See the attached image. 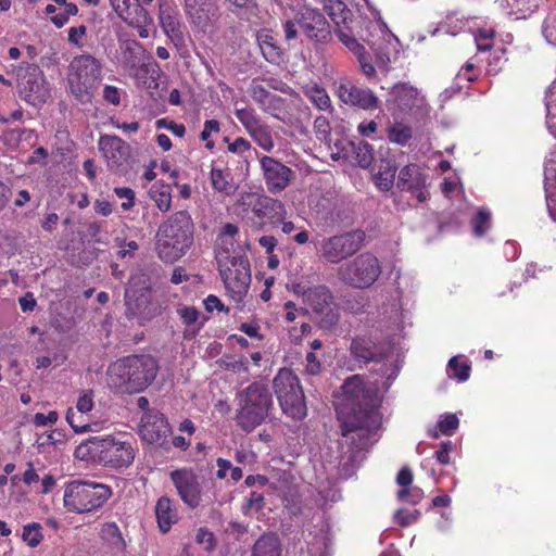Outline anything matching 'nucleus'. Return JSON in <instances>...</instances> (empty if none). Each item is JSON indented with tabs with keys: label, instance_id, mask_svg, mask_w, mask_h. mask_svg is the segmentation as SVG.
<instances>
[{
	"label": "nucleus",
	"instance_id": "obj_1",
	"mask_svg": "<svg viewBox=\"0 0 556 556\" xmlns=\"http://www.w3.org/2000/svg\"><path fill=\"white\" fill-rule=\"evenodd\" d=\"M341 389L336 408L342 424V435L351 440L356 450H364L376 440V431L381 424L376 388L355 375L346 379Z\"/></svg>",
	"mask_w": 556,
	"mask_h": 556
},
{
	"label": "nucleus",
	"instance_id": "obj_2",
	"mask_svg": "<svg viewBox=\"0 0 556 556\" xmlns=\"http://www.w3.org/2000/svg\"><path fill=\"white\" fill-rule=\"evenodd\" d=\"M157 370V363L152 356L130 355L110 365L108 384L123 393H138L153 382Z\"/></svg>",
	"mask_w": 556,
	"mask_h": 556
},
{
	"label": "nucleus",
	"instance_id": "obj_3",
	"mask_svg": "<svg viewBox=\"0 0 556 556\" xmlns=\"http://www.w3.org/2000/svg\"><path fill=\"white\" fill-rule=\"evenodd\" d=\"M193 241V223L187 211H179L163 222L156 233L159 256L173 263L189 250Z\"/></svg>",
	"mask_w": 556,
	"mask_h": 556
},
{
	"label": "nucleus",
	"instance_id": "obj_4",
	"mask_svg": "<svg viewBox=\"0 0 556 556\" xmlns=\"http://www.w3.org/2000/svg\"><path fill=\"white\" fill-rule=\"evenodd\" d=\"M101 62L91 54L75 56L68 65L70 93L80 103L91 102L101 81Z\"/></svg>",
	"mask_w": 556,
	"mask_h": 556
},
{
	"label": "nucleus",
	"instance_id": "obj_5",
	"mask_svg": "<svg viewBox=\"0 0 556 556\" xmlns=\"http://www.w3.org/2000/svg\"><path fill=\"white\" fill-rule=\"evenodd\" d=\"M290 290L302 298L303 303L318 318V325L323 329L333 328L340 319V313L333 303L330 289L324 285L313 286L308 281L292 282Z\"/></svg>",
	"mask_w": 556,
	"mask_h": 556
},
{
	"label": "nucleus",
	"instance_id": "obj_6",
	"mask_svg": "<svg viewBox=\"0 0 556 556\" xmlns=\"http://www.w3.org/2000/svg\"><path fill=\"white\" fill-rule=\"evenodd\" d=\"M111 495L105 484L74 480L64 485L63 505L70 513L87 514L102 507Z\"/></svg>",
	"mask_w": 556,
	"mask_h": 556
},
{
	"label": "nucleus",
	"instance_id": "obj_7",
	"mask_svg": "<svg viewBox=\"0 0 556 556\" xmlns=\"http://www.w3.org/2000/svg\"><path fill=\"white\" fill-rule=\"evenodd\" d=\"M273 401L268 389L257 382L250 384L240 395L237 414L239 426L251 431L267 417Z\"/></svg>",
	"mask_w": 556,
	"mask_h": 556
},
{
	"label": "nucleus",
	"instance_id": "obj_8",
	"mask_svg": "<svg viewBox=\"0 0 556 556\" xmlns=\"http://www.w3.org/2000/svg\"><path fill=\"white\" fill-rule=\"evenodd\" d=\"M274 391L285 414L301 419L306 415L304 393L296 375L290 369L282 368L273 381Z\"/></svg>",
	"mask_w": 556,
	"mask_h": 556
},
{
	"label": "nucleus",
	"instance_id": "obj_9",
	"mask_svg": "<svg viewBox=\"0 0 556 556\" xmlns=\"http://www.w3.org/2000/svg\"><path fill=\"white\" fill-rule=\"evenodd\" d=\"M380 274V262L371 253H362L338 268L339 279L343 283L357 289L369 288Z\"/></svg>",
	"mask_w": 556,
	"mask_h": 556
},
{
	"label": "nucleus",
	"instance_id": "obj_10",
	"mask_svg": "<svg viewBox=\"0 0 556 556\" xmlns=\"http://www.w3.org/2000/svg\"><path fill=\"white\" fill-rule=\"evenodd\" d=\"M17 76V87L23 100L34 106L47 102L50 89L45 74L38 65L27 64L25 67H21Z\"/></svg>",
	"mask_w": 556,
	"mask_h": 556
},
{
	"label": "nucleus",
	"instance_id": "obj_11",
	"mask_svg": "<svg viewBox=\"0 0 556 556\" xmlns=\"http://www.w3.org/2000/svg\"><path fill=\"white\" fill-rule=\"evenodd\" d=\"M235 115L241 123L247 134L265 152H271L275 140L271 128L265 124L251 108H236Z\"/></svg>",
	"mask_w": 556,
	"mask_h": 556
},
{
	"label": "nucleus",
	"instance_id": "obj_12",
	"mask_svg": "<svg viewBox=\"0 0 556 556\" xmlns=\"http://www.w3.org/2000/svg\"><path fill=\"white\" fill-rule=\"evenodd\" d=\"M220 276L230 296L240 302L248 293L251 274L248 258L239 260L226 266H218Z\"/></svg>",
	"mask_w": 556,
	"mask_h": 556
},
{
	"label": "nucleus",
	"instance_id": "obj_13",
	"mask_svg": "<svg viewBox=\"0 0 556 556\" xmlns=\"http://www.w3.org/2000/svg\"><path fill=\"white\" fill-rule=\"evenodd\" d=\"M115 13L129 26L138 30L140 38L150 36L153 18L138 0H110Z\"/></svg>",
	"mask_w": 556,
	"mask_h": 556
},
{
	"label": "nucleus",
	"instance_id": "obj_14",
	"mask_svg": "<svg viewBox=\"0 0 556 556\" xmlns=\"http://www.w3.org/2000/svg\"><path fill=\"white\" fill-rule=\"evenodd\" d=\"M295 21L307 39L324 43L330 38V25L320 10L304 5L295 14Z\"/></svg>",
	"mask_w": 556,
	"mask_h": 556
},
{
	"label": "nucleus",
	"instance_id": "obj_15",
	"mask_svg": "<svg viewBox=\"0 0 556 556\" xmlns=\"http://www.w3.org/2000/svg\"><path fill=\"white\" fill-rule=\"evenodd\" d=\"M182 4L190 25L199 31L206 33L219 17L218 0H182Z\"/></svg>",
	"mask_w": 556,
	"mask_h": 556
},
{
	"label": "nucleus",
	"instance_id": "obj_16",
	"mask_svg": "<svg viewBox=\"0 0 556 556\" xmlns=\"http://www.w3.org/2000/svg\"><path fill=\"white\" fill-rule=\"evenodd\" d=\"M334 92L344 104L357 106L365 111L376 110L380 103L370 89L358 88L346 77L336 81Z\"/></svg>",
	"mask_w": 556,
	"mask_h": 556
},
{
	"label": "nucleus",
	"instance_id": "obj_17",
	"mask_svg": "<svg viewBox=\"0 0 556 556\" xmlns=\"http://www.w3.org/2000/svg\"><path fill=\"white\" fill-rule=\"evenodd\" d=\"M102 450L100 463L112 468L129 467L136 456V451L131 443L121 441L115 437H102Z\"/></svg>",
	"mask_w": 556,
	"mask_h": 556
},
{
	"label": "nucleus",
	"instance_id": "obj_18",
	"mask_svg": "<svg viewBox=\"0 0 556 556\" xmlns=\"http://www.w3.org/2000/svg\"><path fill=\"white\" fill-rule=\"evenodd\" d=\"M362 241L363 235L361 232L334 236L323 244V255L330 263H339L359 250Z\"/></svg>",
	"mask_w": 556,
	"mask_h": 556
},
{
	"label": "nucleus",
	"instance_id": "obj_19",
	"mask_svg": "<svg viewBox=\"0 0 556 556\" xmlns=\"http://www.w3.org/2000/svg\"><path fill=\"white\" fill-rule=\"evenodd\" d=\"M99 149L111 170L124 172L126 169L130 155V148L124 140L117 136H101L99 140Z\"/></svg>",
	"mask_w": 556,
	"mask_h": 556
},
{
	"label": "nucleus",
	"instance_id": "obj_20",
	"mask_svg": "<svg viewBox=\"0 0 556 556\" xmlns=\"http://www.w3.org/2000/svg\"><path fill=\"white\" fill-rule=\"evenodd\" d=\"M170 479L181 501L190 508L200 505L202 491L197 475L190 469H178L170 472Z\"/></svg>",
	"mask_w": 556,
	"mask_h": 556
},
{
	"label": "nucleus",
	"instance_id": "obj_21",
	"mask_svg": "<svg viewBox=\"0 0 556 556\" xmlns=\"http://www.w3.org/2000/svg\"><path fill=\"white\" fill-rule=\"evenodd\" d=\"M267 190L271 193L281 192L290 184L292 169L278 160L270 156H262L260 160Z\"/></svg>",
	"mask_w": 556,
	"mask_h": 556
},
{
	"label": "nucleus",
	"instance_id": "obj_22",
	"mask_svg": "<svg viewBox=\"0 0 556 556\" xmlns=\"http://www.w3.org/2000/svg\"><path fill=\"white\" fill-rule=\"evenodd\" d=\"M392 100L403 113L419 114L427 110V103L421 92L408 84L395 85L391 90Z\"/></svg>",
	"mask_w": 556,
	"mask_h": 556
},
{
	"label": "nucleus",
	"instance_id": "obj_23",
	"mask_svg": "<svg viewBox=\"0 0 556 556\" xmlns=\"http://www.w3.org/2000/svg\"><path fill=\"white\" fill-rule=\"evenodd\" d=\"M169 432V425L163 414L146 413L142 417L140 434L148 443L162 444Z\"/></svg>",
	"mask_w": 556,
	"mask_h": 556
},
{
	"label": "nucleus",
	"instance_id": "obj_24",
	"mask_svg": "<svg viewBox=\"0 0 556 556\" xmlns=\"http://www.w3.org/2000/svg\"><path fill=\"white\" fill-rule=\"evenodd\" d=\"M426 178L421 174L420 169L416 165L404 166L399 174L397 188L402 191H409L416 193V198L419 202L427 199V192L425 191Z\"/></svg>",
	"mask_w": 556,
	"mask_h": 556
},
{
	"label": "nucleus",
	"instance_id": "obj_25",
	"mask_svg": "<svg viewBox=\"0 0 556 556\" xmlns=\"http://www.w3.org/2000/svg\"><path fill=\"white\" fill-rule=\"evenodd\" d=\"M392 39L393 35L378 23L371 26L369 36L365 39L381 64H387L390 61L389 52Z\"/></svg>",
	"mask_w": 556,
	"mask_h": 556
},
{
	"label": "nucleus",
	"instance_id": "obj_26",
	"mask_svg": "<svg viewBox=\"0 0 556 556\" xmlns=\"http://www.w3.org/2000/svg\"><path fill=\"white\" fill-rule=\"evenodd\" d=\"M351 352L356 359L364 363L377 362L383 356L381 348L365 337H358L352 341Z\"/></svg>",
	"mask_w": 556,
	"mask_h": 556
},
{
	"label": "nucleus",
	"instance_id": "obj_27",
	"mask_svg": "<svg viewBox=\"0 0 556 556\" xmlns=\"http://www.w3.org/2000/svg\"><path fill=\"white\" fill-rule=\"evenodd\" d=\"M155 516L160 530L166 533L178 520L177 511L173 508L172 501L162 496L155 505Z\"/></svg>",
	"mask_w": 556,
	"mask_h": 556
},
{
	"label": "nucleus",
	"instance_id": "obj_28",
	"mask_svg": "<svg viewBox=\"0 0 556 556\" xmlns=\"http://www.w3.org/2000/svg\"><path fill=\"white\" fill-rule=\"evenodd\" d=\"M285 103L286 101L283 98L271 93L261 105V110L283 124L293 126L295 125L296 119L285 112Z\"/></svg>",
	"mask_w": 556,
	"mask_h": 556
},
{
	"label": "nucleus",
	"instance_id": "obj_29",
	"mask_svg": "<svg viewBox=\"0 0 556 556\" xmlns=\"http://www.w3.org/2000/svg\"><path fill=\"white\" fill-rule=\"evenodd\" d=\"M102 446V437H91L75 448L74 455L80 460L100 463Z\"/></svg>",
	"mask_w": 556,
	"mask_h": 556
},
{
	"label": "nucleus",
	"instance_id": "obj_30",
	"mask_svg": "<svg viewBox=\"0 0 556 556\" xmlns=\"http://www.w3.org/2000/svg\"><path fill=\"white\" fill-rule=\"evenodd\" d=\"M216 261L218 266H226L230 263L245 258L235 248V239L217 237Z\"/></svg>",
	"mask_w": 556,
	"mask_h": 556
},
{
	"label": "nucleus",
	"instance_id": "obj_31",
	"mask_svg": "<svg viewBox=\"0 0 556 556\" xmlns=\"http://www.w3.org/2000/svg\"><path fill=\"white\" fill-rule=\"evenodd\" d=\"M252 556H281L279 538L274 533L262 535L252 547Z\"/></svg>",
	"mask_w": 556,
	"mask_h": 556
},
{
	"label": "nucleus",
	"instance_id": "obj_32",
	"mask_svg": "<svg viewBox=\"0 0 556 556\" xmlns=\"http://www.w3.org/2000/svg\"><path fill=\"white\" fill-rule=\"evenodd\" d=\"M324 10L336 25L346 24L351 20V11L342 0H324Z\"/></svg>",
	"mask_w": 556,
	"mask_h": 556
},
{
	"label": "nucleus",
	"instance_id": "obj_33",
	"mask_svg": "<svg viewBox=\"0 0 556 556\" xmlns=\"http://www.w3.org/2000/svg\"><path fill=\"white\" fill-rule=\"evenodd\" d=\"M261 52L266 61L270 63H279L282 59V51L277 46L275 38L267 34L262 33L257 36Z\"/></svg>",
	"mask_w": 556,
	"mask_h": 556
},
{
	"label": "nucleus",
	"instance_id": "obj_34",
	"mask_svg": "<svg viewBox=\"0 0 556 556\" xmlns=\"http://www.w3.org/2000/svg\"><path fill=\"white\" fill-rule=\"evenodd\" d=\"M100 538L105 541L112 548L123 552L126 548V542L122 535L119 527L116 522H105L100 530Z\"/></svg>",
	"mask_w": 556,
	"mask_h": 556
},
{
	"label": "nucleus",
	"instance_id": "obj_35",
	"mask_svg": "<svg viewBox=\"0 0 556 556\" xmlns=\"http://www.w3.org/2000/svg\"><path fill=\"white\" fill-rule=\"evenodd\" d=\"M459 426V419L455 414L441 415L435 427L428 430V434L438 439L441 434L452 435Z\"/></svg>",
	"mask_w": 556,
	"mask_h": 556
},
{
	"label": "nucleus",
	"instance_id": "obj_36",
	"mask_svg": "<svg viewBox=\"0 0 556 556\" xmlns=\"http://www.w3.org/2000/svg\"><path fill=\"white\" fill-rule=\"evenodd\" d=\"M304 94L319 110L329 111L332 109L330 97L323 87L318 85L307 87L304 90Z\"/></svg>",
	"mask_w": 556,
	"mask_h": 556
},
{
	"label": "nucleus",
	"instance_id": "obj_37",
	"mask_svg": "<svg viewBox=\"0 0 556 556\" xmlns=\"http://www.w3.org/2000/svg\"><path fill=\"white\" fill-rule=\"evenodd\" d=\"M413 137L412 127L396 122L388 128V139L392 143L405 146Z\"/></svg>",
	"mask_w": 556,
	"mask_h": 556
},
{
	"label": "nucleus",
	"instance_id": "obj_38",
	"mask_svg": "<svg viewBox=\"0 0 556 556\" xmlns=\"http://www.w3.org/2000/svg\"><path fill=\"white\" fill-rule=\"evenodd\" d=\"M149 193L160 211L167 212L170 208L172 194L168 186L153 185Z\"/></svg>",
	"mask_w": 556,
	"mask_h": 556
},
{
	"label": "nucleus",
	"instance_id": "obj_39",
	"mask_svg": "<svg viewBox=\"0 0 556 556\" xmlns=\"http://www.w3.org/2000/svg\"><path fill=\"white\" fill-rule=\"evenodd\" d=\"M395 172V166L390 162H387L375 175L376 186L383 191L390 190L394 184Z\"/></svg>",
	"mask_w": 556,
	"mask_h": 556
},
{
	"label": "nucleus",
	"instance_id": "obj_40",
	"mask_svg": "<svg viewBox=\"0 0 556 556\" xmlns=\"http://www.w3.org/2000/svg\"><path fill=\"white\" fill-rule=\"evenodd\" d=\"M22 539L29 547H37L43 540L41 525L38 522L25 525L22 532Z\"/></svg>",
	"mask_w": 556,
	"mask_h": 556
},
{
	"label": "nucleus",
	"instance_id": "obj_41",
	"mask_svg": "<svg viewBox=\"0 0 556 556\" xmlns=\"http://www.w3.org/2000/svg\"><path fill=\"white\" fill-rule=\"evenodd\" d=\"M177 314L182 323L188 327L197 326V330H199L202 326V323L199 321L200 312L193 306L180 305L177 308ZM192 333H195V329L192 331Z\"/></svg>",
	"mask_w": 556,
	"mask_h": 556
},
{
	"label": "nucleus",
	"instance_id": "obj_42",
	"mask_svg": "<svg viewBox=\"0 0 556 556\" xmlns=\"http://www.w3.org/2000/svg\"><path fill=\"white\" fill-rule=\"evenodd\" d=\"M447 372L450 377L458 379V381H466L470 375V366L467 363H459L458 357L454 356L450 359L447 365Z\"/></svg>",
	"mask_w": 556,
	"mask_h": 556
},
{
	"label": "nucleus",
	"instance_id": "obj_43",
	"mask_svg": "<svg viewBox=\"0 0 556 556\" xmlns=\"http://www.w3.org/2000/svg\"><path fill=\"white\" fill-rule=\"evenodd\" d=\"M161 27L166 35L178 31L181 28V23L178 14L169 11H160Z\"/></svg>",
	"mask_w": 556,
	"mask_h": 556
},
{
	"label": "nucleus",
	"instance_id": "obj_44",
	"mask_svg": "<svg viewBox=\"0 0 556 556\" xmlns=\"http://www.w3.org/2000/svg\"><path fill=\"white\" fill-rule=\"evenodd\" d=\"M353 151L356 157V161L361 167H367L370 165L372 161V148L367 142H359L354 144Z\"/></svg>",
	"mask_w": 556,
	"mask_h": 556
},
{
	"label": "nucleus",
	"instance_id": "obj_45",
	"mask_svg": "<svg viewBox=\"0 0 556 556\" xmlns=\"http://www.w3.org/2000/svg\"><path fill=\"white\" fill-rule=\"evenodd\" d=\"M397 498L413 505L418 504L424 498V491L418 486H408L397 491Z\"/></svg>",
	"mask_w": 556,
	"mask_h": 556
},
{
	"label": "nucleus",
	"instance_id": "obj_46",
	"mask_svg": "<svg viewBox=\"0 0 556 556\" xmlns=\"http://www.w3.org/2000/svg\"><path fill=\"white\" fill-rule=\"evenodd\" d=\"M339 40L355 55L359 54L364 51V46L358 42V40L346 33L345 30L339 28L334 30Z\"/></svg>",
	"mask_w": 556,
	"mask_h": 556
},
{
	"label": "nucleus",
	"instance_id": "obj_47",
	"mask_svg": "<svg viewBox=\"0 0 556 556\" xmlns=\"http://www.w3.org/2000/svg\"><path fill=\"white\" fill-rule=\"evenodd\" d=\"M225 369L235 374H248L249 362L244 356H230L224 361Z\"/></svg>",
	"mask_w": 556,
	"mask_h": 556
},
{
	"label": "nucleus",
	"instance_id": "obj_48",
	"mask_svg": "<svg viewBox=\"0 0 556 556\" xmlns=\"http://www.w3.org/2000/svg\"><path fill=\"white\" fill-rule=\"evenodd\" d=\"M495 33L491 28H480L478 29L477 34L475 35V40L477 43L478 51H488L491 50L493 45L491 42L492 38L494 37Z\"/></svg>",
	"mask_w": 556,
	"mask_h": 556
},
{
	"label": "nucleus",
	"instance_id": "obj_49",
	"mask_svg": "<svg viewBox=\"0 0 556 556\" xmlns=\"http://www.w3.org/2000/svg\"><path fill=\"white\" fill-rule=\"evenodd\" d=\"M491 214L488 211L480 210L472 220L473 231L477 236H482L489 228Z\"/></svg>",
	"mask_w": 556,
	"mask_h": 556
},
{
	"label": "nucleus",
	"instance_id": "obj_50",
	"mask_svg": "<svg viewBox=\"0 0 556 556\" xmlns=\"http://www.w3.org/2000/svg\"><path fill=\"white\" fill-rule=\"evenodd\" d=\"M420 516V511L415 509L413 511H407L405 509H397L394 513V520L402 527H407L418 520Z\"/></svg>",
	"mask_w": 556,
	"mask_h": 556
},
{
	"label": "nucleus",
	"instance_id": "obj_51",
	"mask_svg": "<svg viewBox=\"0 0 556 556\" xmlns=\"http://www.w3.org/2000/svg\"><path fill=\"white\" fill-rule=\"evenodd\" d=\"M212 186L217 191H227L229 188L227 175L218 168H212L211 170Z\"/></svg>",
	"mask_w": 556,
	"mask_h": 556
},
{
	"label": "nucleus",
	"instance_id": "obj_52",
	"mask_svg": "<svg viewBox=\"0 0 556 556\" xmlns=\"http://www.w3.org/2000/svg\"><path fill=\"white\" fill-rule=\"evenodd\" d=\"M115 194L119 198L125 200L122 203V208L124 211L130 210L135 204V192L132 189L128 187H118L114 189Z\"/></svg>",
	"mask_w": 556,
	"mask_h": 556
},
{
	"label": "nucleus",
	"instance_id": "obj_53",
	"mask_svg": "<svg viewBox=\"0 0 556 556\" xmlns=\"http://www.w3.org/2000/svg\"><path fill=\"white\" fill-rule=\"evenodd\" d=\"M140 283H142V288L141 289H144V290L148 289L146 274L140 273V274L132 275L130 280H129V286H128V288L126 289V292H125V296H126L127 300L131 299L135 295V293L137 291L136 288Z\"/></svg>",
	"mask_w": 556,
	"mask_h": 556
},
{
	"label": "nucleus",
	"instance_id": "obj_54",
	"mask_svg": "<svg viewBox=\"0 0 556 556\" xmlns=\"http://www.w3.org/2000/svg\"><path fill=\"white\" fill-rule=\"evenodd\" d=\"M93 408V393L92 391H84L76 403V409L80 414H87Z\"/></svg>",
	"mask_w": 556,
	"mask_h": 556
},
{
	"label": "nucleus",
	"instance_id": "obj_55",
	"mask_svg": "<svg viewBox=\"0 0 556 556\" xmlns=\"http://www.w3.org/2000/svg\"><path fill=\"white\" fill-rule=\"evenodd\" d=\"M11 191H12L11 197L14 195L13 206L15 208H23L31 201L33 197H31L30 192L26 189H12L11 188Z\"/></svg>",
	"mask_w": 556,
	"mask_h": 556
},
{
	"label": "nucleus",
	"instance_id": "obj_56",
	"mask_svg": "<svg viewBox=\"0 0 556 556\" xmlns=\"http://www.w3.org/2000/svg\"><path fill=\"white\" fill-rule=\"evenodd\" d=\"M66 421L70 424V426L74 429L76 433H84L91 430V426L89 424H85L76 419V413L73 408L67 409Z\"/></svg>",
	"mask_w": 556,
	"mask_h": 556
},
{
	"label": "nucleus",
	"instance_id": "obj_57",
	"mask_svg": "<svg viewBox=\"0 0 556 556\" xmlns=\"http://www.w3.org/2000/svg\"><path fill=\"white\" fill-rule=\"evenodd\" d=\"M257 202L261 205V207L269 208L270 211L275 212L277 216H283L286 213L283 204L278 200H273L270 198L264 197L258 198Z\"/></svg>",
	"mask_w": 556,
	"mask_h": 556
},
{
	"label": "nucleus",
	"instance_id": "obj_58",
	"mask_svg": "<svg viewBox=\"0 0 556 556\" xmlns=\"http://www.w3.org/2000/svg\"><path fill=\"white\" fill-rule=\"evenodd\" d=\"M314 130L319 139H327L331 131L328 118L325 116L316 117Z\"/></svg>",
	"mask_w": 556,
	"mask_h": 556
},
{
	"label": "nucleus",
	"instance_id": "obj_59",
	"mask_svg": "<svg viewBox=\"0 0 556 556\" xmlns=\"http://www.w3.org/2000/svg\"><path fill=\"white\" fill-rule=\"evenodd\" d=\"M58 419V413L55 410H51L47 415L42 413L35 414L33 421L37 427H46L48 425H54Z\"/></svg>",
	"mask_w": 556,
	"mask_h": 556
},
{
	"label": "nucleus",
	"instance_id": "obj_60",
	"mask_svg": "<svg viewBox=\"0 0 556 556\" xmlns=\"http://www.w3.org/2000/svg\"><path fill=\"white\" fill-rule=\"evenodd\" d=\"M87 27L85 25H79L78 27H71L68 29V42L76 46L81 47V39L86 36Z\"/></svg>",
	"mask_w": 556,
	"mask_h": 556
},
{
	"label": "nucleus",
	"instance_id": "obj_61",
	"mask_svg": "<svg viewBox=\"0 0 556 556\" xmlns=\"http://www.w3.org/2000/svg\"><path fill=\"white\" fill-rule=\"evenodd\" d=\"M102 97L110 104L118 105L121 103V90L115 86L105 85Z\"/></svg>",
	"mask_w": 556,
	"mask_h": 556
},
{
	"label": "nucleus",
	"instance_id": "obj_62",
	"mask_svg": "<svg viewBox=\"0 0 556 556\" xmlns=\"http://www.w3.org/2000/svg\"><path fill=\"white\" fill-rule=\"evenodd\" d=\"M24 132H25V130L20 129V128L7 130L2 135V140H3L4 144L14 148L21 141Z\"/></svg>",
	"mask_w": 556,
	"mask_h": 556
},
{
	"label": "nucleus",
	"instance_id": "obj_63",
	"mask_svg": "<svg viewBox=\"0 0 556 556\" xmlns=\"http://www.w3.org/2000/svg\"><path fill=\"white\" fill-rule=\"evenodd\" d=\"M251 148L250 141L242 137H239L235 141L228 143V150L239 155L250 151Z\"/></svg>",
	"mask_w": 556,
	"mask_h": 556
},
{
	"label": "nucleus",
	"instance_id": "obj_64",
	"mask_svg": "<svg viewBox=\"0 0 556 556\" xmlns=\"http://www.w3.org/2000/svg\"><path fill=\"white\" fill-rule=\"evenodd\" d=\"M219 131H220L219 122L216 119H208V121H205V123H204L203 129L200 134V138L203 141H207V139H210V137L213 134H218Z\"/></svg>",
	"mask_w": 556,
	"mask_h": 556
}]
</instances>
